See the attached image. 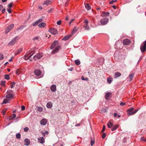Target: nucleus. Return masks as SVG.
<instances>
[{
  "mask_svg": "<svg viewBox=\"0 0 146 146\" xmlns=\"http://www.w3.org/2000/svg\"><path fill=\"white\" fill-rule=\"evenodd\" d=\"M13 93V91L12 90H8L6 94V98H10L11 99L13 98L14 96Z\"/></svg>",
  "mask_w": 146,
  "mask_h": 146,
  "instance_id": "f257e3e1",
  "label": "nucleus"
},
{
  "mask_svg": "<svg viewBox=\"0 0 146 146\" xmlns=\"http://www.w3.org/2000/svg\"><path fill=\"white\" fill-rule=\"evenodd\" d=\"M142 52H144L146 50V41L143 42L141 44L140 47Z\"/></svg>",
  "mask_w": 146,
  "mask_h": 146,
  "instance_id": "f03ea898",
  "label": "nucleus"
},
{
  "mask_svg": "<svg viewBox=\"0 0 146 146\" xmlns=\"http://www.w3.org/2000/svg\"><path fill=\"white\" fill-rule=\"evenodd\" d=\"M34 73L39 78L42 77V73L40 70L38 69L35 70L34 72Z\"/></svg>",
  "mask_w": 146,
  "mask_h": 146,
  "instance_id": "7ed1b4c3",
  "label": "nucleus"
},
{
  "mask_svg": "<svg viewBox=\"0 0 146 146\" xmlns=\"http://www.w3.org/2000/svg\"><path fill=\"white\" fill-rule=\"evenodd\" d=\"M109 21L108 18H104L100 21V22L102 25H104L107 24Z\"/></svg>",
  "mask_w": 146,
  "mask_h": 146,
  "instance_id": "20e7f679",
  "label": "nucleus"
},
{
  "mask_svg": "<svg viewBox=\"0 0 146 146\" xmlns=\"http://www.w3.org/2000/svg\"><path fill=\"white\" fill-rule=\"evenodd\" d=\"M88 21L87 19L85 20L84 23V27L86 30H89L90 29V27L88 25Z\"/></svg>",
  "mask_w": 146,
  "mask_h": 146,
  "instance_id": "39448f33",
  "label": "nucleus"
},
{
  "mask_svg": "<svg viewBox=\"0 0 146 146\" xmlns=\"http://www.w3.org/2000/svg\"><path fill=\"white\" fill-rule=\"evenodd\" d=\"M42 56V54L39 53L34 56L33 57L34 59L35 60H38L40 59Z\"/></svg>",
  "mask_w": 146,
  "mask_h": 146,
  "instance_id": "423d86ee",
  "label": "nucleus"
},
{
  "mask_svg": "<svg viewBox=\"0 0 146 146\" xmlns=\"http://www.w3.org/2000/svg\"><path fill=\"white\" fill-rule=\"evenodd\" d=\"M49 31L52 35H55L58 34V31L57 30L54 28H50Z\"/></svg>",
  "mask_w": 146,
  "mask_h": 146,
  "instance_id": "0eeeda50",
  "label": "nucleus"
},
{
  "mask_svg": "<svg viewBox=\"0 0 146 146\" xmlns=\"http://www.w3.org/2000/svg\"><path fill=\"white\" fill-rule=\"evenodd\" d=\"M14 24H11L10 25L8 26L6 28L5 33L7 34L9 32L10 30L13 28L14 27Z\"/></svg>",
  "mask_w": 146,
  "mask_h": 146,
  "instance_id": "6e6552de",
  "label": "nucleus"
},
{
  "mask_svg": "<svg viewBox=\"0 0 146 146\" xmlns=\"http://www.w3.org/2000/svg\"><path fill=\"white\" fill-rule=\"evenodd\" d=\"M58 43V40L54 41L50 46V49H52L54 47H56V46L57 45Z\"/></svg>",
  "mask_w": 146,
  "mask_h": 146,
  "instance_id": "1a4fd4ad",
  "label": "nucleus"
},
{
  "mask_svg": "<svg viewBox=\"0 0 146 146\" xmlns=\"http://www.w3.org/2000/svg\"><path fill=\"white\" fill-rule=\"evenodd\" d=\"M11 101V99L10 98H6L4 99L2 103L1 104H6L7 103H9Z\"/></svg>",
  "mask_w": 146,
  "mask_h": 146,
  "instance_id": "9d476101",
  "label": "nucleus"
},
{
  "mask_svg": "<svg viewBox=\"0 0 146 146\" xmlns=\"http://www.w3.org/2000/svg\"><path fill=\"white\" fill-rule=\"evenodd\" d=\"M60 48V46H56L55 47V49L52 51V54H54L57 52L59 50Z\"/></svg>",
  "mask_w": 146,
  "mask_h": 146,
  "instance_id": "9b49d317",
  "label": "nucleus"
},
{
  "mask_svg": "<svg viewBox=\"0 0 146 146\" xmlns=\"http://www.w3.org/2000/svg\"><path fill=\"white\" fill-rule=\"evenodd\" d=\"M112 96V93L110 92H108L106 93L105 95V99L106 100H107L110 98Z\"/></svg>",
  "mask_w": 146,
  "mask_h": 146,
  "instance_id": "f8f14e48",
  "label": "nucleus"
},
{
  "mask_svg": "<svg viewBox=\"0 0 146 146\" xmlns=\"http://www.w3.org/2000/svg\"><path fill=\"white\" fill-rule=\"evenodd\" d=\"M38 142L41 144L44 143L45 140L43 137H40L38 139Z\"/></svg>",
  "mask_w": 146,
  "mask_h": 146,
  "instance_id": "ddd939ff",
  "label": "nucleus"
},
{
  "mask_svg": "<svg viewBox=\"0 0 146 146\" xmlns=\"http://www.w3.org/2000/svg\"><path fill=\"white\" fill-rule=\"evenodd\" d=\"M123 44L125 45H129L131 42L128 39H126L123 41Z\"/></svg>",
  "mask_w": 146,
  "mask_h": 146,
  "instance_id": "4468645a",
  "label": "nucleus"
},
{
  "mask_svg": "<svg viewBox=\"0 0 146 146\" xmlns=\"http://www.w3.org/2000/svg\"><path fill=\"white\" fill-rule=\"evenodd\" d=\"M24 142V145L26 146L29 145L30 143V141L29 139L27 138H26L25 139Z\"/></svg>",
  "mask_w": 146,
  "mask_h": 146,
  "instance_id": "2eb2a0df",
  "label": "nucleus"
},
{
  "mask_svg": "<svg viewBox=\"0 0 146 146\" xmlns=\"http://www.w3.org/2000/svg\"><path fill=\"white\" fill-rule=\"evenodd\" d=\"M17 39L16 37L14 38L8 44L10 45H12L14 44L16 42Z\"/></svg>",
  "mask_w": 146,
  "mask_h": 146,
  "instance_id": "dca6fc26",
  "label": "nucleus"
},
{
  "mask_svg": "<svg viewBox=\"0 0 146 146\" xmlns=\"http://www.w3.org/2000/svg\"><path fill=\"white\" fill-rule=\"evenodd\" d=\"M47 122V120L45 119H43L40 121V123L41 125H46Z\"/></svg>",
  "mask_w": 146,
  "mask_h": 146,
  "instance_id": "f3484780",
  "label": "nucleus"
},
{
  "mask_svg": "<svg viewBox=\"0 0 146 146\" xmlns=\"http://www.w3.org/2000/svg\"><path fill=\"white\" fill-rule=\"evenodd\" d=\"M51 1L50 0H46L44 1L43 5H48L50 4L51 3Z\"/></svg>",
  "mask_w": 146,
  "mask_h": 146,
  "instance_id": "a211bd4d",
  "label": "nucleus"
},
{
  "mask_svg": "<svg viewBox=\"0 0 146 146\" xmlns=\"http://www.w3.org/2000/svg\"><path fill=\"white\" fill-rule=\"evenodd\" d=\"M56 86L55 85H52L50 87V89L52 92H54L56 90Z\"/></svg>",
  "mask_w": 146,
  "mask_h": 146,
  "instance_id": "6ab92c4d",
  "label": "nucleus"
},
{
  "mask_svg": "<svg viewBox=\"0 0 146 146\" xmlns=\"http://www.w3.org/2000/svg\"><path fill=\"white\" fill-rule=\"evenodd\" d=\"M103 16L102 15H101V16L104 17V16H108L110 14V13L109 12H102Z\"/></svg>",
  "mask_w": 146,
  "mask_h": 146,
  "instance_id": "aec40b11",
  "label": "nucleus"
},
{
  "mask_svg": "<svg viewBox=\"0 0 146 146\" xmlns=\"http://www.w3.org/2000/svg\"><path fill=\"white\" fill-rule=\"evenodd\" d=\"M52 104L51 102H49L47 104L46 107L47 108H50L52 107Z\"/></svg>",
  "mask_w": 146,
  "mask_h": 146,
  "instance_id": "412c9836",
  "label": "nucleus"
},
{
  "mask_svg": "<svg viewBox=\"0 0 146 146\" xmlns=\"http://www.w3.org/2000/svg\"><path fill=\"white\" fill-rule=\"evenodd\" d=\"M46 23L43 22H42L38 25V26L40 28L44 27Z\"/></svg>",
  "mask_w": 146,
  "mask_h": 146,
  "instance_id": "4be33fe9",
  "label": "nucleus"
},
{
  "mask_svg": "<svg viewBox=\"0 0 146 146\" xmlns=\"http://www.w3.org/2000/svg\"><path fill=\"white\" fill-rule=\"evenodd\" d=\"M22 49L21 48H20L17 50H16L15 53V55H17L19 54L22 51Z\"/></svg>",
  "mask_w": 146,
  "mask_h": 146,
  "instance_id": "5701e85b",
  "label": "nucleus"
},
{
  "mask_svg": "<svg viewBox=\"0 0 146 146\" xmlns=\"http://www.w3.org/2000/svg\"><path fill=\"white\" fill-rule=\"evenodd\" d=\"M71 36V35H70L68 36H65L62 38V40H68Z\"/></svg>",
  "mask_w": 146,
  "mask_h": 146,
  "instance_id": "b1692460",
  "label": "nucleus"
},
{
  "mask_svg": "<svg viewBox=\"0 0 146 146\" xmlns=\"http://www.w3.org/2000/svg\"><path fill=\"white\" fill-rule=\"evenodd\" d=\"M121 75V74L119 72H117L115 73L114 74V76L115 78H117L120 76Z\"/></svg>",
  "mask_w": 146,
  "mask_h": 146,
  "instance_id": "393cba45",
  "label": "nucleus"
},
{
  "mask_svg": "<svg viewBox=\"0 0 146 146\" xmlns=\"http://www.w3.org/2000/svg\"><path fill=\"white\" fill-rule=\"evenodd\" d=\"M86 9L88 10H89L91 9V7L90 5L88 3H87L85 5Z\"/></svg>",
  "mask_w": 146,
  "mask_h": 146,
  "instance_id": "a878e982",
  "label": "nucleus"
},
{
  "mask_svg": "<svg viewBox=\"0 0 146 146\" xmlns=\"http://www.w3.org/2000/svg\"><path fill=\"white\" fill-rule=\"evenodd\" d=\"M134 75V74L133 73H132L129 76V79H130V81H131L132 80L133 78Z\"/></svg>",
  "mask_w": 146,
  "mask_h": 146,
  "instance_id": "bb28decb",
  "label": "nucleus"
},
{
  "mask_svg": "<svg viewBox=\"0 0 146 146\" xmlns=\"http://www.w3.org/2000/svg\"><path fill=\"white\" fill-rule=\"evenodd\" d=\"M107 125L109 128H110L112 126L113 124L110 122H108L107 123Z\"/></svg>",
  "mask_w": 146,
  "mask_h": 146,
  "instance_id": "cd10ccee",
  "label": "nucleus"
},
{
  "mask_svg": "<svg viewBox=\"0 0 146 146\" xmlns=\"http://www.w3.org/2000/svg\"><path fill=\"white\" fill-rule=\"evenodd\" d=\"M41 133L42 135V136L45 137L46 134H48V131H46L44 132H41Z\"/></svg>",
  "mask_w": 146,
  "mask_h": 146,
  "instance_id": "c85d7f7f",
  "label": "nucleus"
},
{
  "mask_svg": "<svg viewBox=\"0 0 146 146\" xmlns=\"http://www.w3.org/2000/svg\"><path fill=\"white\" fill-rule=\"evenodd\" d=\"M33 54H32L31 55H30V56H29L27 58H26V57L28 55H25V60H28L30 58V57L33 55Z\"/></svg>",
  "mask_w": 146,
  "mask_h": 146,
  "instance_id": "c756f323",
  "label": "nucleus"
},
{
  "mask_svg": "<svg viewBox=\"0 0 146 146\" xmlns=\"http://www.w3.org/2000/svg\"><path fill=\"white\" fill-rule=\"evenodd\" d=\"M78 28L76 27H75L74 28V29L72 32V34L75 33L78 30Z\"/></svg>",
  "mask_w": 146,
  "mask_h": 146,
  "instance_id": "7c9ffc66",
  "label": "nucleus"
},
{
  "mask_svg": "<svg viewBox=\"0 0 146 146\" xmlns=\"http://www.w3.org/2000/svg\"><path fill=\"white\" fill-rule=\"evenodd\" d=\"M75 62L76 64L77 65H79L80 63V61L79 60H75Z\"/></svg>",
  "mask_w": 146,
  "mask_h": 146,
  "instance_id": "2f4dec72",
  "label": "nucleus"
},
{
  "mask_svg": "<svg viewBox=\"0 0 146 146\" xmlns=\"http://www.w3.org/2000/svg\"><path fill=\"white\" fill-rule=\"evenodd\" d=\"M37 110L39 112H41L42 111L43 108L42 107H38Z\"/></svg>",
  "mask_w": 146,
  "mask_h": 146,
  "instance_id": "473e14b6",
  "label": "nucleus"
},
{
  "mask_svg": "<svg viewBox=\"0 0 146 146\" xmlns=\"http://www.w3.org/2000/svg\"><path fill=\"white\" fill-rule=\"evenodd\" d=\"M16 117V115L15 114H13L12 116H11V118L9 119V120H11V119H13L15 118Z\"/></svg>",
  "mask_w": 146,
  "mask_h": 146,
  "instance_id": "72a5a7b5",
  "label": "nucleus"
},
{
  "mask_svg": "<svg viewBox=\"0 0 146 146\" xmlns=\"http://www.w3.org/2000/svg\"><path fill=\"white\" fill-rule=\"evenodd\" d=\"M5 78L6 79H7V80H9L10 78L9 75H8V74L5 75Z\"/></svg>",
  "mask_w": 146,
  "mask_h": 146,
  "instance_id": "f704fd0d",
  "label": "nucleus"
},
{
  "mask_svg": "<svg viewBox=\"0 0 146 146\" xmlns=\"http://www.w3.org/2000/svg\"><path fill=\"white\" fill-rule=\"evenodd\" d=\"M134 110V108H130L129 109L127 110V111H129V112H133V111Z\"/></svg>",
  "mask_w": 146,
  "mask_h": 146,
  "instance_id": "c9c22d12",
  "label": "nucleus"
},
{
  "mask_svg": "<svg viewBox=\"0 0 146 146\" xmlns=\"http://www.w3.org/2000/svg\"><path fill=\"white\" fill-rule=\"evenodd\" d=\"M11 88H13L14 87L15 83L14 82H11Z\"/></svg>",
  "mask_w": 146,
  "mask_h": 146,
  "instance_id": "e433bc0d",
  "label": "nucleus"
},
{
  "mask_svg": "<svg viewBox=\"0 0 146 146\" xmlns=\"http://www.w3.org/2000/svg\"><path fill=\"white\" fill-rule=\"evenodd\" d=\"M38 24V23H37V21H36L35 22L33 23L32 24V25H33V26H35L37 25Z\"/></svg>",
  "mask_w": 146,
  "mask_h": 146,
  "instance_id": "4c0bfd02",
  "label": "nucleus"
},
{
  "mask_svg": "<svg viewBox=\"0 0 146 146\" xmlns=\"http://www.w3.org/2000/svg\"><path fill=\"white\" fill-rule=\"evenodd\" d=\"M16 137L17 139H19L21 137V134L19 133L18 134L16 135Z\"/></svg>",
  "mask_w": 146,
  "mask_h": 146,
  "instance_id": "58836bf2",
  "label": "nucleus"
},
{
  "mask_svg": "<svg viewBox=\"0 0 146 146\" xmlns=\"http://www.w3.org/2000/svg\"><path fill=\"white\" fill-rule=\"evenodd\" d=\"M107 81L110 84L111 82V78H108L107 79Z\"/></svg>",
  "mask_w": 146,
  "mask_h": 146,
  "instance_id": "ea45409f",
  "label": "nucleus"
},
{
  "mask_svg": "<svg viewBox=\"0 0 146 146\" xmlns=\"http://www.w3.org/2000/svg\"><path fill=\"white\" fill-rule=\"evenodd\" d=\"M21 72V71L19 70H17L16 72V74L17 75H19Z\"/></svg>",
  "mask_w": 146,
  "mask_h": 146,
  "instance_id": "a19ab883",
  "label": "nucleus"
},
{
  "mask_svg": "<svg viewBox=\"0 0 146 146\" xmlns=\"http://www.w3.org/2000/svg\"><path fill=\"white\" fill-rule=\"evenodd\" d=\"M38 38H39L38 36H36V37H35L33 39V40L34 41H35L36 40H37L38 39Z\"/></svg>",
  "mask_w": 146,
  "mask_h": 146,
  "instance_id": "79ce46f5",
  "label": "nucleus"
},
{
  "mask_svg": "<svg viewBox=\"0 0 146 146\" xmlns=\"http://www.w3.org/2000/svg\"><path fill=\"white\" fill-rule=\"evenodd\" d=\"M127 115H133V114L132 113L133 112H129V111H127Z\"/></svg>",
  "mask_w": 146,
  "mask_h": 146,
  "instance_id": "37998d69",
  "label": "nucleus"
},
{
  "mask_svg": "<svg viewBox=\"0 0 146 146\" xmlns=\"http://www.w3.org/2000/svg\"><path fill=\"white\" fill-rule=\"evenodd\" d=\"M5 82L4 81H2L1 82H0V84H1V85H3V86H5Z\"/></svg>",
  "mask_w": 146,
  "mask_h": 146,
  "instance_id": "c03bdc74",
  "label": "nucleus"
},
{
  "mask_svg": "<svg viewBox=\"0 0 146 146\" xmlns=\"http://www.w3.org/2000/svg\"><path fill=\"white\" fill-rule=\"evenodd\" d=\"M117 1V0H113V1L110 2L109 3L110 4H113V3L116 2Z\"/></svg>",
  "mask_w": 146,
  "mask_h": 146,
  "instance_id": "a18cd8bd",
  "label": "nucleus"
},
{
  "mask_svg": "<svg viewBox=\"0 0 146 146\" xmlns=\"http://www.w3.org/2000/svg\"><path fill=\"white\" fill-rule=\"evenodd\" d=\"M106 137V133H103L102 135V138L103 139H104Z\"/></svg>",
  "mask_w": 146,
  "mask_h": 146,
  "instance_id": "49530a36",
  "label": "nucleus"
},
{
  "mask_svg": "<svg viewBox=\"0 0 146 146\" xmlns=\"http://www.w3.org/2000/svg\"><path fill=\"white\" fill-rule=\"evenodd\" d=\"M3 58V54H0V60H2Z\"/></svg>",
  "mask_w": 146,
  "mask_h": 146,
  "instance_id": "de8ad7c7",
  "label": "nucleus"
},
{
  "mask_svg": "<svg viewBox=\"0 0 146 146\" xmlns=\"http://www.w3.org/2000/svg\"><path fill=\"white\" fill-rule=\"evenodd\" d=\"M94 141H93L92 139H91V145L92 146L94 144Z\"/></svg>",
  "mask_w": 146,
  "mask_h": 146,
  "instance_id": "09e8293b",
  "label": "nucleus"
},
{
  "mask_svg": "<svg viewBox=\"0 0 146 146\" xmlns=\"http://www.w3.org/2000/svg\"><path fill=\"white\" fill-rule=\"evenodd\" d=\"M61 21L59 20L56 23L58 25H60L61 24Z\"/></svg>",
  "mask_w": 146,
  "mask_h": 146,
  "instance_id": "8fccbe9b",
  "label": "nucleus"
},
{
  "mask_svg": "<svg viewBox=\"0 0 146 146\" xmlns=\"http://www.w3.org/2000/svg\"><path fill=\"white\" fill-rule=\"evenodd\" d=\"M24 27V26H21L20 27H19V28H18L17 29V31H18L19 30H20V29L21 30V29H23V27Z\"/></svg>",
  "mask_w": 146,
  "mask_h": 146,
  "instance_id": "3c124183",
  "label": "nucleus"
},
{
  "mask_svg": "<svg viewBox=\"0 0 146 146\" xmlns=\"http://www.w3.org/2000/svg\"><path fill=\"white\" fill-rule=\"evenodd\" d=\"M25 107L23 106H21V110H25Z\"/></svg>",
  "mask_w": 146,
  "mask_h": 146,
  "instance_id": "603ef678",
  "label": "nucleus"
},
{
  "mask_svg": "<svg viewBox=\"0 0 146 146\" xmlns=\"http://www.w3.org/2000/svg\"><path fill=\"white\" fill-rule=\"evenodd\" d=\"M52 9H50L49 10L47 11V12L48 13H50L52 12Z\"/></svg>",
  "mask_w": 146,
  "mask_h": 146,
  "instance_id": "864d4df0",
  "label": "nucleus"
},
{
  "mask_svg": "<svg viewBox=\"0 0 146 146\" xmlns=\"http://www.w3.org/2000/svg\"><path fill=\"white\" fill-rule=\"evenodd\" d=\"M74 20V19H72L70 21L69 23V25H70L71 23Z\"/></svg>",
  "mask_w": 146,
  "mask_h": 146,
  "instance_id": "5fc2aeb1",
  "label": "nucleus"
},
{
  "mask_svg": "<svg viewBox=\"0 0 146 146\" xmlns=\"http://www.w3.org/2000/svg\"><path fill=\"white\" fill-rule=\"evenodd\" d=\"M12 7V3H11L10 4H9L8 5V7H9V8H11Z\"/></svg>",
  "mask_w": 146,
  "mask_h": 146,
  "instance_id": "6e6d98bb",
  "label": "nucleus"
},
{
  "mask_svg": "<svg viewBox=\"0 0 146 146\" xmlns=\"http://www.w3.org/2000/svg\"><path fill=\"white\" fill-rule=\"evenodd\" d=\"M119 125L118 124H116L113 126V128H117L118 127H119Z\"/></svg>",
  "mask_w": 146,
  "mask_h": 146,
  "instance_id": "4d7b16f0",
  "label": "nucleus"
},
{
  "mask_svg": "<svg viewBox=\"0 0 146 146\" xmlns=\"http://www.w3.org/2000/svg\"><path fill=\"white\" fill-rule=\"evenodd\" d=\"M138 111V110H135L132 113L133 114H135Z\"/></svg>",
  "mask_w": 146,
  "mask_h": 146,
  "instance_id": "13d9d810",
  "label": "nucleus"
},
{
  "mask_svg": "<svg viewBox=\"0 0 146 146\" xmlns=\"http://www.w3.org/2000/svg\"><path fill=\"white\" fill-rule=\"evenodd\" d=\"M42 21V19H39L37 21V23H38V24L39 23L41 22Z\"/></svg>",
  "mask_w": 146,
  "mask_h": 146,
  "instance_id": "bf43d9fd",
  "label": "nucleus"
},
{
  "mask_svg": "<svg viewBox=\"0 0 146 146\" xmlns=\"http://www.w3.org/2000/svg\"><path fill=\"white\" fill-rule=\"evenodd\" d=\"M125 104V103H123V102H121L120 104V105L121 106H123V105H124Z\"/></svg>",
  "mask_w": 146,
  "mask_h": 146,
  "instance_id": "052dcab7",
  "label": "nucleus"
},
{
  "mask_svg": "<svg viewBox=\"0 0 146 146\" xmlns=\"http://www.w3.org/2000/svg\"><path fill=\"white\" fill-rule=\"evenodd\" d=\"M69 19V17L68 15H67L65 18V20L66 21H68V20Z\"/></svg>",
  "mask_w": 146,
  "mask_h": 146,
  "instance_id": "680f3d73",
  "label": "nucleus"
},
{
  "mask_svg": "<svg viewBox=\"0 0 146 146\" xmlns=\"http://www.w3.org/2000/svg\"><path fill=\"white\" fill-rule=\"evenodd\" d=\"M29 130V128H24V131L25 132H27Z\"/></svg>",
  "mask_w": 146,
  "mask_h": 146,
  "instance_id": "e2e57ef3",
  "label": "nucleus"
},
{
  "mask_svg": "<svg viewBox=\"0 0 146 146\" xmlns=\"http://www.w3.org/2000/svg\"><path fill=\"white\" fill-rule=\"evenodd\" d=\"M145 139L144 137H141V140L142 141H145Z\"/></svg>",
  "mask_w": 146,
  "mask_h": 146,
  "instance_id": "0e129e2a",
  "label": "nucleus"
},
{
  "mask_svg": "<svg viewBox=\"0 0 146 146\" xmlns=\"http://www.w3.org/2000/svg\"><path fill=\"white\" fill-rule=\"evenodd\" d=\"M7 11L9 13H11V10L10 9H7Z\"/></svg>",
  "mask_w": 146,
  "mask_h": 146,
  "instance_id": "69168bd1",
  "label": "nucleus"
},
{
  "mask_svg": "<svg viewBox=\"0 0 146 146\" xmlns=\"http://www.w3.org/2000/svg\"><path fill=\"white\" fill-rule=\"evenodd\" d=\"M38 9H40L41 10L42 9H43L42 7L41 6H39L38 7Z\"/></svg>",
  "mask_w": 146,
  "mask_h": 146,
  "instance_id": "338daca9",
  "label": "nucleus"
},
{
  "mask_svg": "<svg viewBox=\"0 0 146 146\" xmlns=\"http://www.w3.org/2000/svg\"><path fill=\"white\" fill-rule=\"evenodd\" d=\"M5 11V9L4 8L3 9L2 11V13H4Z\"/></svg>",
  "mask_w": 146,
  "mask_h": 146,
  "instance_id": "774afa93",
  "label": "nucleus"
}]
</instances>
